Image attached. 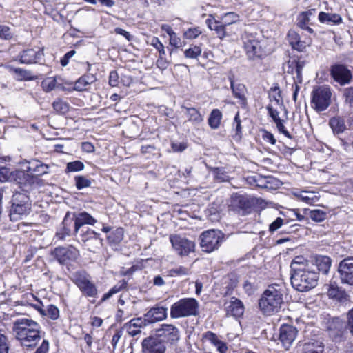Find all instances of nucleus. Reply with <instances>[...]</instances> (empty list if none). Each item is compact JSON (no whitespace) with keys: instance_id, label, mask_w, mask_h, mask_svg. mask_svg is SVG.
Listing matches in <instances>:
<instances>
[{"instance_id":"23","label":"nucleus","mask_w":353,"mask_h":353,"mask_svg":"<svg viewBox=\"0 0 353 353\" xmlns=\"http://www.w3.org/2000/svg\"><path fill=\"white\" fill-rule=\"evenodd\" d=\"M316 12V9H310L299 13L296 18L297 26L301 29L307 30L310 34L314 33L313 29L310 26L312 25L311 21L315 17Z\"/></svg>"},{"instance_id":"41","label":"nucleus","mask_w":353,"mask_h":353,"mask_svg":"<svg viewBox=\"0 0 353 353\" xmlns=\"http://www.w3.org/2000/svg\"><path fill=\"white\" fill-rule=\"evenodd\" d=\"M305 214H308L312 220L316 222H321L326 219L327 213L321 210H310L308 209L303 210Z\"/></svg>"},{"instance_id":"48","label":"nucleus","mask_w":353,"mask_h":353,"mask_svg":"<svg viewBox=\"0 0 353 353\" xmlns=\"http://www.w3.org/2000/svg\"><path fill=\"white\" fill-rule=\"evenodd\" d=\"M10 344L5 332L0 329V353H9Z\"/></svg>"},{"instance_id":"10","label":"nucleus","mask_w":353,"mask_h":353,"mask_svg":"<svg viewBox=\"0 0 353 353\" xmlns=\"http://www.w3.org/2000/svg\"><path fill=\"white\" fill-rule=\"evenodd\" d=\"M330 74L334 81L340 85L350 84L353 79L352 71L343 63H334L330 66Z\"/></svg>"},{"instance_id":"59","label":"nucleus","mask_w":353,"mask_h":353,"mask_svg":"<svg viewBox=\"0 0 353 353\" xmlns=\"http://www.w3.org/2000/svg\"><path fill=\"white\" fill-rule=\"evenodd\" d=\"M128 287V282L123 279L120 281L117 285L112 287L110 290L112 292L113 294L119 292L123 290H126Z\"/></svg>"},{"instance_id":"60","label":"nucleus","mask_w":353,"mask_h":353,"mask_svg":"<svg viewBox=\"0 0 353 353\" xmlns=\"http://www.w3.org/2000/svg\"><path fill=\"white\" fill-rule=\"evenodd\" d=\"M283 225V219L281 217L276 218L269 226V231L274 232Z\"/></svg>"},{"instance_id":"9","label":"nucleus","mask_w":353,"mask_h":353,"mask_svg":"<svg viewBox=\"0 0 353 353\" xmlns=\"http://www.w3.org/2000/svg\"><path fill=\"white\" fill-rule=\"evenodd\" d=\"M347 329V325L339 317L332 318L327 321V330L329 336L335 343H341L346 340Z\"/></svg>"},{"instance_id":"16","label":"nucleus","mask_w":353,"mask_h":353,"mask_svg":"<svg viewBox=\"0 0 353 353\" xmlns=\"http://www.w3.org/2000/svg\"><path fill=\"white\" fill-rule=\"evenodd\" d=\"M305 65V61L301 57H292L288 61L283 64V70L289 74H294L296 77L294 79H296L297 82H302V70Z\"/></svg>"},{"instance_id":"64","label":"nucleus","mask_w":353,"mask_h":353,"mask_svg":"<svg viewBox=\"0 0 353 353\" xmlns=\"http://www.w3.org/2000/svg\"><path fill=\"white\" fill-rule=\"evenodd\" d=\"M49 351V342L48 340H43L41 345L36 350L34 353H48Z\"/></svg>"},{"instance_id":"53","label":"nucleus","mask_w":353,"mask_h":353,"mask_svg":"<svg viewBox=\"0 0 353 353\" xmlns=\"http://www.w3.org/2000/svg\"><path fill=\"white\" fill-rule=\"evenodd\" d=\"M343 96L345 103L353 108V85L343 90Z\"/></svg>"},{"instance_id":"34","label":"nucleus","mask_w":353,"mask_h":353,"mask_svg":"<svg viewBox=\"0 0 353 353\" xmlns=\"http://www.w3.org/2000/svg\"><path fill=\"white\" fill-rule=\"evenodd\" d=\"M329 125L334 134H340L346 130L344 119L340 117L331 118L329 121Z\"/></svg>"},{"instance_id":"8","label":"nucleus","mask_w":353,"mask_h":353,"mask_svg":"<svg viewBox=\"0 0 353 353\" xmlns=\"http://www.w3.org/2000/svg\"><path fill=\"white\" fill-rule=\"evenodd\" d=\"M332 92L327 86H319L312 92V107L317 112L325 110L331 102Z\"/></svg>"},{"instance_id":"36","label":"nucleus","mask_w":353,"mask_h":353,"mask_svg":"<svg viewBox=\"0 0 353 353\" xmlns=\"http://www.w3.org/2000/svg\"><path fill=\"white\" fill-rule=\"evenodd\" d=\"M312 265L310 261L306 260L303 256H296L291 262L290 268L291 273L296 271V270L303 269Z\"/></svg>"},{"instance_id":"46","label":"nucleus","mask_w":353,"mask_h":353,"mask_svg":"<svg viewBox=\"0 0 353 353\" xmlns=\"http://www.w3.org/2000/svg\"><path fill=\"white\" fill-rule=\"evenodd\" d=\"M74 181L76 188L79 190L91 185L90 180L84 176H76L74 177Z\"/></svg>"},{"instance_id":"7","label":"nucleus","mask_w":353,"mask_h":353,"mask_svg":"<svg viewBox=\"0 0 353 353\" xmlns=\"http://www.w3.org/2000/svg\"><path fill=\"white\" fill-rule=\"evenodd\" d=\"M224 234L218 230H209L203 232L200 236V245L202 250L211 252L218 249L223 242Z\"/></svg>"},{"instance_id":"40","label":"nucleus","mask_w":353,"mask_h":353,"mask_svg":"<svg viewBox=\"0 0 353 353\" xmlns=\"http://www.w3.org/2000/svg\"><path fill=\"white\" fill-rule=\"evenodd\" d=\"M232 128L235 132L234 134L233 135V139L236 141H240L242 139V126H241V121L240 119L239 112H236V114L234 118Z\"/></svg>"},{"instance_id":"14","label":"nucleus","mask_w":353,"mask_h":353,"mask_svg":"<svg viewBox=\"0 0 353 353\" xmlns=\"http://www.w3.org/2000/svg\"><path fill=\"white\" fill-rule=\"evenodd\" d=\"M338 272L341 282L353 287V257H346L338 265Z\"/></svg>"},{"instance_id":"57","label":"nucleus","mask_w":353,"mask_h":353,"mask_svg":"<svg viewBox=\"0 0 353 353\" xmlns=\"http://www.w3.org/2000/svg\"><path fill=\"white\" fill-rule=\"evenodd\" d=\"M0 159L2 161H5L4 157H0ZM10 172L8 168L4 166H0V182H6L7 181L10 176Z\"/></svg>"},{"instance_id":"25","label":"nucleus","mask_w":353,"mask_h":353,"mask_svg":"<svg viewBox=\"0 0 353 353\" xmlns=\"http://www.w3.org/2000/svg\"><path fill=\"white\" fill-rule=\"evenodd\" d=\"M42 54L43 53L39 50L37 51L32 48L27 49L23 50L15 60L21 64H32L37 63Z\"/></svg>"},{"instance_id":"20","label":"nucleus","mask_w":353,"mask_h":353,"mask_svg":"<svg viewBox=\"0 0 353 353\" xmlns=\"http://www.w3.org/2000/svg\"><path fill=\"white\" fill-rule=\"evenodd\" d=\"M310 263L314 265L316 272L319 273V276L320 274L326 276L330 272L332 260L328 256L316 255Z\"/></svg>"},{"instance_id":"19","label":"nucleus","mask_w":353,"mask_h":353,"mask_svg":"<svg viewBox=\"0 0 353 353\" xmlns=\"http://www.w3.org/2000/svg\"><path fill=\"white\" fill-rule=\"evenodd\" d=\"M80 236L81 241L88 247L89 251L95 252V250L90 248L91 245H93L94 248H99L102 246V239L100 238L99 234L91 229L86 228V230H85L83 228L81 230Z\"/></svg>"},{"instance_id":"22","label":"nucleus","mask_w":353,"mask_h":353,"mask_svg":"<svg viewBox=\"0 0 353 353\" xmlns=\"http://www.w3.org/2000/svg\"><path fill=\"white\" fill-rule=\"evenodd\" d=\"M74 219L73 234L76 236L84 225H94L97 220L86 212H72Z\"/></svg>"},{"instance_id":"13","label":"nucleus","mask_w":353,"mask_h":353,"mask_svg":"<svg viewBox=\"0 0 353 353\" xmlns=\"http://www.w3.org/2000/svg\"><path fill=\"white\" fill-rule=\"evenodd\" d=\"M143 353H165L166 344L161 336H150L141 343Z\"/></svg>"},{"instance_id":"29","label":"nucleus","mask_w":353,"mask_h":353,"mask_svg":"<svg viewBox=\"0 0 353 353\" xmlns=\"http://www.w3.org/2000/svg\"><path fill=\"white\" fill-rule=\"evenodd\" d=\"M288 39L290 45L294 50L302 52L306 48L305 42L301 41L299 34L293 30H289L288 33Z\"/></svg>"},{"instance_id":"3","label":"nucleus","mask_w":353,"mask_h":353,"mask_svg":"<svg viewBox=\"0 0 353 353\" xmlns=\"http://www.w3.org/2000/svg\"><path fill=\"white\" fill-rule=\"evenodd\" d=\"M282 303L283 290L275 289V285H269L259 301L260 310L266 315L278 312Z\"/></svg>"},{"instance_id":"56","label":"nucleus","mask_w":353,"mask_h":353,"mask_svg":"<svg viewBox=\"0 0 353 353\" xmlns=\"http://www.w3.org/2000/svg\"><path fill=\"white\" fill-rule=\"evenodd\" d=\"M127 324L130 325L134 327L142 328L147 325L148 322L145 320V317L144 318H136L131 319Z\"/></svg>"},{"instance_id":"35","label":"nucleus","mask_w":353,"mask_h":353,"mask_svg":"<svg viewBox=\"0 0 353 353\" xmlns=\"http://www.w3.org/2000/svg\"><path fill=\"white\" fill-rule=\"evenodd\" d=\"M319 20L323 23L339 24L342 21V18L338 14L321 12L319 14Z\"/></svg>"},{"instance_id":"61","label":"nucleus","mask_w":353,"mask_h":353,"mask_svg":"<svg viewBox=\"0 0 353 353\" xmlns=\"http://www.w3.org/2000/svg\"><path fill=\"white\" fill-rule=\"evenodd\" d=\"M0 37L4 39H10L12 37L10 28L6 26H0Z\"/></svg>"},{"instance_id":"62","label":"nucleus","mask_w":353,"mask_h":353,"mask_svg":"<svg viewBox=\"0 0 353 353\" xmlns=\"http://www.w3.org/2000/svg\"><path fill=\"white\" fill-rule=\"evenodd\" d=\"M347 327L350 333L353 336V307L347 313Z\"/></svg>"},{"instance_id":"1","label":"nucleus","mask_w":353,"mask_h":353,"mask_svg":"<svg viewBox=\"0 0 353 353\" xmlns=\"http://www.w3.org/2000/svg\"><path fill=\"white\" fill-rule=\"evenodd\" d=\"M12 332L22 347H35L41 339V327L31 319H16L13 323Z\"/></svg>"},{"instance_id":"31","label":"nucleus","mask_w":353,"mask_h":353,"mask_svg":"<svg viewBox=\"0 0 353 353\" xmlns=\"http://www.w3.org/2000/svg\"><path fill=\"white\" fill-rule=\"evenodd\" d=\"M96 77L92 74H86L81 77L74 83V90L83 91L86 87L96 81Z\"/></svg>"},{"instance_id":"17","label":"nucleus","mask_w":353,"mask_h":353,"mask_svg":"<svg viewBox=\"0 0 353 353\" xmlns=\"http://www.w3.org/2000/svg\"><path fill=\"white\" fill-rule=\"evenodd\" d=\"M298 330L292 325L284 324L279 329V340L285 350H288L297 335Z\"/></svg>"},{"instance_id":"27","label":"nucleus","mask_w":353,"mask_h":353,"mask_svg":"<svg viewBox=\"0 0 353 353\" xmlns=\"http://www.w3.org/2000/svg\"><path fill=\"white\" fill-rule=\"evenodd\" d=\"M48 165L43 163L41 161L32 159L28 162V165L26 168V171L32 176H42L48 172Z\"/></svg>"},{"instance_id":"63","label":"nucleus","mask_w":353,"mask_h":353,"mask_svg":"<svg viewBox=\"0 0 353 353\" xmlns=\"http://www.w3.org/2000/svg\"><path fill=\"white\" fill-rule=\"evenodd\" d=\"M119 74L116 70H112L109 74V84L112 87L117 86L119 83Z\"/></svg>"},{"instance_id":"21","label":"nucleus","mask_w":353,"mask_h":353,"mask_svg":"<svg viewBox=\"0 0 353 353\" xmlns=\"http://www.w3.org/2000/svg\"><path fill=\"white\" fill-rule=\"evenodd\" d=\"M157 332L156 335L161 336L166 345L168 341L173 343L179 339V329L171 324H163Z\"/></svg>"},{"instance_id":"43","label":"nucleus","mask_w":353,"mask_h":353,"mask_svg":"<svg viewBox=\"0 0 353 353\" xmlns=\"http://www.w3.org/2000/svg\"><path fill=\"white\" fill-rule=\"evenodd\" d=\"M219 21L226 27L227 26L236 23L239 20V16L233 12L225 13L219 17Z\"/></svg>"},{"instance_id":"39","label":"nucleus","mask_w":353,"mask_h":353,"mask_svg":"<svg viewBox=\"0 0 353 353\" xmlns=\"http://www.w3.org/2000/svg\"><path fill=\"white\" fill-rule=\"evenodd\" d=\"M228 307L231 314L235 317H240L244 312L243 304L239 299H235L234 301H231Z\"/></svg>"},{"instance_id":"51","label":"nucleus","mask_w":353,"mask_h":353,"mask_svg":"<svg viewBox=\"0 0 353 353\" xmlns=\"http://www.w3.org/2000/svg\"><path fill=\"white\" fill-rule=\"evenodd\" d=\"M254 182L256 183L257 186L262 187V188H268L267 184L268 183H272L273 181H276V183H279L278 181H276L274 178L272 176H268V177H262L261 176H255L254 179Z\"/></svg>"},{"instance_id":"38","label":"nucleus","mask_w":353,"mask_h":353,"mask_svg":"<svg viewBox=\"0 0 353 353\" xmlns=\"http://www.w3.org/2000/svg\"><path fill=\"white\" fill-rule=\"evenodd\" d=\"M123 229L122 228H117L107 236V240L110 244L118 245L123 239Z\"/></svg>"},{"instance_id":"33","label":"nucleus","mask_w":353,"mask_h":353,"mask_svg":"<svg viewBox=\"0 0 353 353\" xmlns=\"http://www.w3.org/2000/svg\"><path fill=\"white\" fill-rule=\"evenodd\" d=\"M8 68L10 72L16 74L18 81H30L35 79V77L29 70L21 68H14L12 66H8Z\"/></svg>"},{"instance_id":"49","label":"nucleus","mask_w":353,"mask_h":353,"mask_svg":"<svg viewBox=\"0 0 353 353\" xmlns=\"http://www.w3.org/2000/svg\"><path fill=\"white\" fill-rule=\"evenodd\" d=\"M85 166L81 161H71L67 163L65 172H79L84 169Z\"/></svg>"},{"instance_id":"55","label":"nucleus","mask_w":353,"mask_h":353,"mask_svg":"<svg viewBox=\"0 0 353 353\" xmlns=\"http://www.w3.org/2000/svg\"><path fill=\"white\" fill-rule=\"evenodd\" d=\"M190 269L183 266H179L169 271V274L171 276H185L190 274Z\"/></svg>"},{"instance_id":"37","label":"nucleus","mask_w":353,"mask_h":353,"mask_svg":"<svg viewBox=\"0 0 353 353\" xmlns=\"http://www.w3.org/2000/svg\"><path fill=\"white\" fill-rule=\"evenodd\" d=\"M222 113L219 109H213L208 118V124L212 129H217L221 123Z\"/></svg>"},{"instance_id":"4","label":"nucleus","mask_w":353,"mask_h":353,"mask_svg":"<svg viewBox=\"0 0 353 353\" xmlns=\"http://www.w3.org/2000/svg\"><path fill=\"white\" fill-rule=\"evenodd\" d=\"M32 210V201L24 192H16L10 201L9 216L12 221L21 220Z\"/></svg>"},{"instance_id":"50","label":"nucleus","mask_w":353,"mask_h":353,"mask_svg":"<svg viewBox=\"0 0 353 353\" xmlns=\"http://www.w3.org/2000/svg\"><path fill=\"white\" fill-rule=\"evenodd\" d=\"M57 85L55 77H48L41 82V87L45 92L53 90Z\"/></svg>"},{"instance_id":"2","label":"nucleus","mask_w":353,"mask_h":353,"mask_svg":"<svg viewBox=\"0 0 353 353\" xmlns=\"http://www.w3.org/2000/svg\"><path fill=\"white\" fill-rule=\"evenodd\" d=\"M291 284L292 287L299 292H307L314 288L319 280V273L313 265H310L303 269L296 270L291 273Z\"/></svg>"},{"instance_id":"15","label":"nucleus","mask_w":353,"mask_h":353,"mask_svg":"<svg viewBox=\"0 0 353 353\" xmlns=\"http://www.w3.org/2000/svg\"><path fill=\"white\" fill-rule=\"evenodd\" d=\"M244 48L248 59L250 60L262 59L265 55L261 41L255 39L252 36L245 39Z\"/></svg>"},{"instance_id":"52","label":"nucleus","mask_w":353,"mask_h":353,"mask_svg":"<svg viewBox=\"0 0 353 353\" xmlns=\"http://www.w3.org/2000/svg\"><path fill=\"white\" fill-rule=\"evenodd\" d=\"M201 54V49L199 46H193L184 52L185 57L190 59H197Z\"/></svg>"},{"instance_id":"11","label":"nucleus","mask_w":353,"mask_h":353,"mask_svg":"<svg viewBox=\"0 0 353 353\" xmlns=\"http://www.w3.org/2000/svg\"><path fill=\"white\" fill-rule=\"evenodd\" d=\"M54 258L61 265H68L75 261L79 256V251L72 245L57 247L52 252Z\"/></svg>"},{"instance_id":"47","label":"nucleus","mask_w":353,"mask_h":353,"mask_svg":"<svg viewBox=\"0 0 353 353\" xmlns=\"http://www.w3.org/2000/svg\"><path fill=\"white\" fill-rule=\"evenodd\" d=\"M220 340L219 336L211 331H207L202 335V341L209 342L214 347L217 345Z\"/></svg>"},{"instance_id":"42","label":"nucleus","mask_w":353,"mask_h":353,"mask_svg":"<svg viewBox=\"0 0 353 353\" xmlns=\"http://www.w3.org/2000/svg\"><path fill=\"white\" fill-rule=\"evenodd\" d=\"M39 313L43 316H47L52 320H56L59 316V310L58 307L54 305H48L46 310L40 309Z\"/></svg>"},{"instance_id":"44","label":"nucleus","mask_w":353,"mask_h":353,"mask_svg":"<svg viewBox=\"0 0 353 353\" xmlns=\"http://www.w3.org/2000/svg\"><path fill=\"white\" fill-rule=\"evenodd\" d=\"M151 46L155 48L157 51L159 52V59L158 60V63L162 61V59L164 58L165 55V51L164 48V46L160 41L158 37H153L150 41Z\"/></svg>"},{"instance_id":"32","label":"nucleus","mask_w":353,"mask_h":353,"mask_svg":"<svg viewBox=\"0 0 353 353\" xmlns=\"http://www.w3.org/2000/svg\"><path fill=\"white\" fill-rule=\"evenodd\" d=\"M324 345L321 341H314L305 343L301 353H323Z\"/></svg>"},{"instance_id":"54","label":"nucleus","mask_w":353,"mask_h":353,"mask_svg":"<svg viewBox=\"0 0 353 353\" xmlns=\"http://www.w3.org/2000/svg\"><path fill=\"white\" fill-rule=\"evenodd\" d=\"M270 101H274L277 105L282 102L281 90L279 86L272 87L270 92Z\"/></svg>"},{"instance_id":"30","label":"nucleus","mask_w":353,"mask_h":353,"mask_svg":"<svg viewBox=\"0 0 353 353\" xmlns=\"http://www.w3.org/2000/svg\"><path fill=\"white\" fill-rule=\"evenodd\" d=\"M181 108L185 110V115L188 121L194 125H199L203 121V117L200 112L193 107H188L185 105H181Z\"/></svg>"},{"instance_id":"12","label":"nucleus","mask_w":353,"mask_h":353,"mask_svg":"<svg viewBox=\"0 0 353 353\" xmlns=\"http://www.w3.org/2000/svg\"><path fill=\"white\" fill-rule=\"evenodd\" d=\"M170 241L174 250L180 256H187L194 251V243L184 236L172 234L170 236Z\"/></svg>"},{"instance_id":"28","label":"nucleus","mask_w":353,"mask_h":353,"mask_svg":"<svg viewBox=\"0 0 353 353\" xmlns=\"http://www.w3.org/2000/svg\"><path fill=\"white\" fill-rule=\"evenodd\" d=\"M205 23L211 30L215 32L219 39H223L228 36L225 30L226 27L221 21L215 19L212 16H210V18L206 19Z\"/></svg>"},{"instance_id":"6","label":"nucleus","mask_w":353,"mask_h":353,"mask_svg":"<svg viewBox=\"0 0 353 353\" xmlns=\"http://www.w3.org/2000/svg\"><path fill=\"white\" fill-rule=\"evenodd\" d=\"M71 280L84 296L90 298H96L97 296L98 290L97 286L90 281V276L86 271L79 270L74 272Z\"/></svg>"},{"instance_id":"18","label":"nucleus","mask_w":353,"mask_h":353,"mask_svg":"<svg viewBox=\"0 0 353 353\" xmlns=\"http://www.w3.org/2000/svg\"><path fill=\"white\" fill-rule=\"evenodd\" d=\"M74 223L72 212H67L59 228L56 232V237L59 240L63 241L66 237L74 235L72 228L74 229Z\"/></svg>"},{"instance_id":"58","label":"nucleus","mask_w":353,"mask_h":353,"mask_svg":"<svg viewBox=\"0 0 353 353\" xmlns=\"http://www.w3.org/2000/svg\"><path fill=\"white\" fill-rule=\"evenodd\" d=\"M201 33L199 28H189L184 32V36L186 39H193L196 38Z\"/></svg>"},{"instance_id":"45","label":"nucleus","mask_w":353,"mask_h":353,"mask_svg":"<svg viewBox=\"0 0 353 353\" xmlns=\"http://www.w3.org/2000/svg\"><path fill=\"white\" fill-rule=\"evenodd\" d=\"M52 106L54 110L61 114H65L69 110L68 103L61 99H57V101H54Z\"/></svg>"},{"instance_id":"24","label":"nucleus","mask_w":353,"mask_h":353,"mask_svg":"<svg viewBox=\"0 0 353 353\" xmlns=\"http://www.w3.org/2000/svg\"><path fill=\"white\" fill-rule=\"evenodd\" d=\"M234 79V74H230L228 76L232 94L235 98L239 99V103L241 104V107L245 108L247 105V99L245 95L246 88L243 84L241 83L235 84Z\"/></svg>"},{"instance_id":"26","label":"nucleus","mask_w":353,"mask_h":353,"mask_svg":"<svg viewBox=\"0 0 353 353\" xmlns=\"http://www.w3.org/2000/svg\"><path fill=\"white\" fill-rule=\"evenodd\" d=\"M167 310L168 309L163 306L153 307L145 314V320L148 323L163 321L167 317Z\"/></svg>"},{"instance_id":"5","label":"nucleus","mask_w":353,"mask_h":353,"mask_svg":"<svg viewBox=\"0 0 353 353\" xmlns=\"http://www.w3.org/2000/svg\"><path fill=\"white\" fill-rule=\"evenodd\" d=\"M199 313V303L194 298H183L170 307V317L179 319L197 316Z\"/></svg>"}]
</instances>
